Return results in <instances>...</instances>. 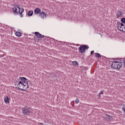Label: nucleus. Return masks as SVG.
<instances>
[{"label":"nucleus","mask_w":125,"mask_h":125,"mask_svg":"<svg viewBox=\"0 0 125 125\" xmlns=\"http://www.w3.org/2000/svg\"><path fill=\"white\" fill-rule=\"evenodd\" d=\"M31 85V81L25 77H20L18 79L17 86L21 90H26Z\"/></svg>","instance_id":"obj_1"},{"label":"nucleus","mask_w":125,"mask_h":125,"mask_svg":"<svg viewBox=\"0 0 125 125\" xmlns=\"http://www.w3.org/2000/svg\"><path fill=\"white\" fill-rule=\"evenodd\" d=\"M23 12H24V8L20 7V6L18 5H16L13 8V13L16 15H20L21 17H23L24 16L23 15Z\"/></svg>","instance_id":"obj_2"},{"label":"nucleus","mask_w":125,"mask_h":125,"mask_svg":"<svg viewBox=\"0 0 125 125\" xmlns=\"http://www.w3.org/2000/svg\"><path fill=\"white\" fill-rule=\"evenodd\" d=\"M111 66L112 69H115V70L121 69L123 67V62L121 61H113Z\"/></svg>","instance_id":"obj_3"},{"label":"nucleus","mask_w":125,"mask_h":125,"mask_svg":"<svg viewBox=\"0 0 125 125\" xmlns=\"http://www.w3.org/2000/svg\"><path fill=\"white\" fill-rule=\"evenodd\" d=\"M22 114L23 115H28L32 114V108L30 106L26 105L22 108Z\"/></svg>","instance_id":"obj_4"},{"label":"nucleus","mask_w":125,"mask_h":125,"mask_svg":"<svg viewBox=\"0 0 125 125\" xmlns=\"http://www.w3.org/2000/svg\"><path fill=\"white\" fill-rule=\"evenodd\" d=\"M117 28L121 32H125V24L122 22H118L117 24Z\"/></svg>","instance_id":"obj_5"},{"label":"nucleus","mask_w":125,"mask_h":125,"mask_svg":"<svg viewBox=\"0 0 125 125\" xmlns=\"http://www.w3.org/2000/svg\"><path fill=\"white\" fill-rule=\"evenodd\" d=\"M79 51L80 53H84L85 50L88 49V46L83 45L78 48Z\"/></svg>","instance_id":"obj_6"},{"label":"nucleus","mask_w":125,"mask_h":125,"mask_svg":"<svg viewBox=\"0 0 125 125\" xmlns=\"http://www.w3.org/2000/svg\"><path fill=\"white\" fill-rule=\"evenodd\" d=\"M104 121H108V122H111V121H113V117L106 114L104 116Z\"/></svg>","instance_id":"obj_7"},{"label":"nucleus","mask_w":125,"mask_h":125,"mask_svg":"<svg viewBox=\"0 0 125 125\" xmlns=\"http://www.w3.org/2000/svg\"><path fill=\"white\" fill-rule=\"evenodd\" d=\"M48 15H47V13H45L44 12H41L39 16L42 18V19H46V17H47Z\"/></svg>","instance_id":"obj_8"},{"label":"nucleus","mask_w":125,"mask_h":125,"mask_svg":"<svg viewBox=\"0 0 125 125\" xmlns=\"http://www.w3.org/2000/svg\"><path fill=\"white\" fill-rule=\"evenodd\" d=\"M123 15H124V13H123V11L121 10H118L116 12V18H121V17H123Z\"/></svg>","instance_id":"obj_9"},{"label":"nucleus","mask_w":125,"mask_h":125,"mask_svg":"<svg viewBox=\"0 0 125 125\" xmlns=\"http://www.w3.org/2000/svg\"><path fill=\"white\" fill-rule=\"evenodd\" d=\"M42 13V10L40 8H37L34 10V13L35 14H36V15H39Z\"/></svg>","instance_id":"obj_10"},{"label":"nucleus","mask_w":125,"mask_h":125,"mask_svg":"<svg viewBox=\"0 0 125 125\" xmlns=\"http://www.w3.org/2000/svg\"><path fill=\"white\" fill-rule=\"evenodd\" d=\"M35 35L36 36V37H37L39 39H42V38H44V36L41 34V33H40L38 32H35Z\"/></svg>","instance_id":"obj_11"},{"label":"nucleus","mask_w":125,"mask_h":125,"mask_svg":"<svg viewBox=\"0 0 125 125\" xmlns=\"http://www.w3.org/2000/svg\"><path fill=\"white\" fill-rule=\"evenodd\" d=\"M4 101L5 104H9L10 103V99L8 98V96H6L4 98Z\"/></svg>","instance_id":"obj_12"},{"label":"nucleus","mask_w":125,"mask_h":125,"mask_svg":"<svg viewBox=\"0 0 125 125\" xmlns=\"http://www.w3.org/2000/svg\"><path fill=\"white\" fill-rule=\"evenodd\" d=\"M15 34L16 36V37H18L19 38H20V37L22 36V32H20V31H15Z\"/></svg>","instance_id":"obj_13"},{"label":"nucleus","mask_w":125,"mask_h":125,"mask_svg":"<svg viewBox=\"0 0 125 125\" xmlns=\"http://www.w3.org/2000/svg\"><path fill=\"white\" fill-rule=\"evenodd\" d=\"M72 65H73L74 67H78L79 66V62L77 61H72Z\"/></svg>","instance_id":"obj_14"},{"label":"nucleus","mask_w":125,"mask_h":125,"mask_svg":"<svg viewBox=\"0 0 125 125\" xmlns=\"http://www.w3.org/2000/svg\"><path fill=\"white\" fill-rule=\"evenodd\" d=\"M34 14V11L30 10L28 12V16H32Z\"/></svg>","instance_id":"obj_15"},{"label":"nucleus","mask_w":125,"mask_h":125,"mask_svg":"<svg viewBox=\"0 0 125 125\" xmlns=\"http://www.w3.org/2000/svg\"><path fill=\"white\" fill-rule=\"evenodd\" d=\"M121 23H123V24H124L125 25V18H123L121 19Z\"/></svg>","instance_id":"obj_16"},{"label":"nucleus","mask_w":125,"mask_h":125,"mask_svg":"<svg viewBox=\"0 0 125 125\" xmlns=\"http://www.w3.org/2000/svg\"><path fill=\"white\" fill-rule=\"evenodd\" d=\"M95 56L98 58H100V57H101V55L99 53H95Z\"/></svg>","instance_id":"obj_17"},{"label":"nucleus","mask_w":125,"mask_h":125,"mask_svg":"<svg viewBox=\"0 0 125 125\" xmlns=\"http://www.w3.org/2000/svg\"><path fill=\"white\" fill-rule=\"evenodd\" d=\"M79 102H80V100L79 99V98H76V99L75 100L76 104H78Z\"/></svg>","instance_id":"obj_18"},{"label":"nucleus","mask_w":125,"mask_h":125,"mask_svg":"<svg viewBox=\"0 0 125 125\" xmlns=\"http://www.w3.org/2000/svg\"><path fill=\"white\" fill-rule=\"evenodd\" d=\"M122 111L125 113V105L122 107Z\"/></svg>","instance_id":"obj_19"},{"label":"nucleus","mask_w":125,"mask_h":125,"mask_svg":"<svg viewBox=\"0 0 125 125\" xmlns=\"http://www.w3.org/2000/svg\"><path fill=\"white\" fill-rule=\"evenodd\" d=\"M101 94H102V95H103V91H102L100 93V94H99V98L101 97Z\"/></svg>","instance_id":"obj_20"},{"label":"nucleus","mask_w":125,"mask_h":125,"mask_svg":"<svg viewBox=\"0 0 125 125\" xmlns=\"http://www.w3.org/2000/svg\"><path fill=\"white\" fill-rule=\"evenodd\" d=\"M123 64H124V67H125V59L124 60V61H123Z\"/></svg>","instance_id":"obj_21"},{"label":"nucleus","mask_w":125,"mask_h":125,"mask_svg":"<svg viewBox=\"0 0 125 125\" xmlns=\"http://www.w3.org/2000/svg\"><path fill=\"white\" fill-rule=\"evenodd\" d=\"M93 53H94V51H91V55H92V54H93Z\"/></svg>","instance_id":"obj_22"}]
</instances>
